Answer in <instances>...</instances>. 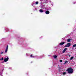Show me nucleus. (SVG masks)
<instances>
[{
  "label": "nucleus",
  "instance_id": "1",
  "mask_svg": "<svg viewBox=\"0 0 76 76\" xmlns=\"http://www.w3.org/2000/svg\"><path fill=\"white\" fill-rule=\"evenodd\" d=\"M67 71L68 73H73V70L72 68H69L67 69Z\"/></svg>",
  "mask_w": 76,
  "mask_h": 76
},
{
  "label": "nucleus",
  "instance_id": "2",
  "mask_svg": "<svg viewBox=\"0 0 76 76\" xmlns=\"http://www.w3.org/2000/svg\"><path fill=\"white\" fill-rule=\"evenodd\" d=\"M71 44L70 43H68L67 44L64 46L65 47H69L70 46Z\"/></svg>",
  "mask_w": 76,
  "mask_h": 76
},
{
  "label": "nucleus",
  "instance_id": "3",
  "mask_svg": "<svg viewBox=\"0 0 76 76\" xmlns=\"http://www.w3.org/2000/svg\"><path fill=\"white\" fill-rule=\"evenodd\" d=\"M8 47H9V46H8V45H7V47L6 48V49L5 50V53H7V51H8Z\"/></svg>",
  "mask_w": 76,
  "mask_h": 76
},
{
  "label": "nucleus",
  "instance_id": "4",
  "mask_svg": "<svg viewBox=\"0 0 76 76\" xmlns=\"http://www.w3.org/2000/svg\"><path fill=\"white\" fill-rule=\"evenodd\" d=\"M36 57H37V58H39V59H40V58H41V57H42V56H40L39 58H38V56L37 55H36L34 56H33L32 58H35Z\"/></svg>",
  "mask_w": 76,
  "mask_h": 76
},
{
  "label": "nucleus",
  "instance_id": "5",
  "mask_svg": "<svg viewBox=\"0 0 76 76\" xmlns=\"http://www.w3.org/2000/svg\"><path fill=\"white\" fill-rule=\"evenodd\" d=\"M9 58L7 57V58H5L4 59V62H7V61L8 60H9Z\"/></svg>",
  "mask_w": 76,
  "mask_h": 76
},
{
  "label": "nucleus",
  "instance_id": "6",
  "mask_svg": "<svg viewBox=\"0 0 76 76\" xmlns=\"http://www.w3.org/2000/svg\"><path fill=\"white\" fill-rule=\"evenodd\" d=\"M45 13L46 14H47V15H48V14H50V11H48V10H47V11H46L45 12Z\"/></svg>",
  "mask_w": 76,
  "mask_h": 76
},
{
  "label": "nucleus",
  "instance_id": "7",
  "mask_svg": "<svg viewBox=\"0 0 76 76\" xmlns=\"http://www.w3.org/2000/svg\"><path fill=\"white\" fill-rule=\"evenodd\" d=\"M39 11L40 13H43L44 12V10L42 9H40Z\"/></svg>",
  "mask_w": 76,
  "mask_h": 76
},
{
  "label": "nucleus",
  "instance_id": "8",
  "mask_svg": "<svg viewBox=\"0 0 76 76\" xmlns=\"http://www.w3.org/2000/svg\"><path fill=\"white\" fill-rule=\"evenodd\" d=\"M67 48H64L63 51V52H62L63 53H64L66 52V51H67Z\"/></svg>",
  "mask_w": 76,
  "mask_h": 76
},
{
  "label": "nucleus",
  "instance_id": "9",
  "mask_svg": "<svg viewBox=\"0 0 76 76\" xmlns=\"http://www.w3.org/2000/svg\"><path fill=\"white\" fill-rule=\"evenodd\" d=\"M45 6L44 5H42L41 6V9H45Z\"/></svg>",
  "mask_w": 76,
  "mask_h": 76
},
{
  "label": "nucleus",
  "instance_id": "10",
  "mask_svg": "<svg viewBox=\"0 0 76 76\" xmlns=\"http://www.w3.org/2000/svg\"><path fill=\"white\" fill-rule=\"evenodd\" d=\"M65 43V42H62L60 43V45H63V44H64V43Z\"/></svg>",
  "mask_w": 76,
  "mask_h": 76
},
{
  "label": "nucleus",
  "instance_id": "11",
  "mask_svg": "<svg viewBox=\"0 0 76 76\" xmlns=\"http://www.w3.org/2000/svg\"><path fill=\"white\" fill-rule=\"evenodd\" d=\"M34 2H35V4H38V1L35 2V1H34Z\"/></svg>",
  "mask_w": 76,
  "mask_h": 76
},
{
  "label": "nucleus",
  "instance_id": "12",
  "mask_svg": "<svg viewBox=\"0 0 76 76\" xmlns=\"http://www.w3.org/2000/svg\"><path fill=\"white\" fill-rule=\"evenodd\" d=\"M49 2H50V3L51 4V5H52V6H53V2H51V1H49Z\"/></svg>",
  "mask_w": 76,
  "mask_h": 76
},
{
  "label": "nucleus",
  "instance_id": "13",
  "mask_svg": "<svg viewBox=\"0 0 76 76\" xmlns=\"http://www.w3.org/2000/svg\"><path fill=\"white\" fill-rule=\"evenodd\" d=\"M5 31H9V28H5Z\"/></svg>",
  "mask_w": 76,
  "mask_h": 76
},
{
  "label": "nucleus",
  "instance_id": "14",
  "mask_svg": "<svg viewBox=\"0 0 76 76\" xmlns=\"http://www.w3.org/2000/svg\"><path fill=\"white\" fill-rule=\"evenodd\" d=\"M72 47H76V44H74V45H73Z\"/></svg>",
  "mask_w": 76,
  "mask_h": 76
},
{
  "label": "nucleus",
  "instance_id": "15",
  "mask_svg": "<svg viewBox=\"0 0 76 76\" xmlns=\"http://www.w3.org/2000/svg\"><path fill=\"white\" fill-rule=\"evenodd\" d=\"M67 41H68V42H70V39H68Z\"/></svg>",
  "mask_w": 76,
  "mask_h": 76
},
{
  "label": "nucleus",
  "instance_id": "16",
  "mask_svg": "<svg viewBox=\"0 0 76 76\" xmlns=\"http://www.w3.org/2000/svg\"><path fill=\"white\" fill-rule=\"evenodd\" d=\"M3 75V73H2L1 72H0V75L1 76H2L3 75Z\"/></svg>",
  "mask_w": 76,
  "mask_h": 76
},
{
  "label": "nucleus",
  "instance_id": "17",
  "mask_svg": "<svg viewBox=\"0 0 76 76\" xmlns=\"http://www.w3.org/2000/svg\"><path fill=\"white\" fill-rule=\"evenodd\" d=\"M74 57L73 56H72L70 58V60H72L73 58Z\"/></svg>",
  "mask_w": 76,
  "mask_h": 76
},
{
  "label": "nucleus",
  "instance_id": "18",
  "mask_svg": "<svg viewBox=\"0 0 76 76\" xmlns=\"http://www.w3.org/2000/svg\"><path fill=\"white\" fill-rule=\"evenodd\" d=\"M57 57V56L56 55H55L54 56V58H56Z\"/></svg>",
  "mask_w": 76,
  "mask_h": 76
},
{
  "label": "nucleus",
  "instance_id": "19",
  "mask_svg": "<svg viewBox=\"0 0 76 76\" xmlns=\"http://www.w3.org/2000/svg\"><path fill=\"white\" fill-rule=\"evenodd\" d=\"M35 3V2H34L32 3V4H31V5H32V6H33V5L35 4V3Z\"/></svg>",
  "mask_w": 76,
  "mask_h": 76
},
{
  "label": "nucleus",
  "instance_id": "20",
  "mask_svg": "<svg viewBox=\"0 0 76 76\" xmlns=\"http://www.w3.org/2000/svg\"><path fill=\"white\" fill-rule=\"evenodd\" d=\"M66 63H67V61H65L64 62V64H66Z\"/></svg>",
  "mask_w": 76,
  "mask_h": 76
},
{
  "label": "nucleus",
  "instance_id": "21",
  "mask_svg": "<svg viewBox=\"0 0 76 76\" xmlns=\"http://www.w3.org/2000/svg\"><path fill=\"white\" fill-rule=\"evenodd\" d=\"M0 60H3V58L2 57V58L1 59H0Z\"/></svg>",
  "mask_w": 76,
  "mask_h": 76
},
{
  "label": "nucleus",
  "instance_id": "22",
  "mask_svg": "<svg viewBox=\"0 0 76 76\" xmlns=\"http://www.w3.org/2000/svg\"><path fill=\"white\" fill-rule=\"evenodd\" d=\"M26 56H29V55L28 54V53H26Z\"/></svg>",
  "mask_w": 76,
  "mask_h": 76
},
{
  "label": "nucleus",
  "instance_id": "23",
  "mask_svg": "<svg viewBox=\"0 0 76 76\" xmlns=\"http://www.w3.org/2000/svg\"><path fill=\"white\" fill-rule=\"evenodd\" d=\"M4 69H3L2 70V72H3V71H4Z\"/></svg>",
  "mask_w": 76,
  "mask_h": 76
},
{
  "label": "nucleus",
  "instance_id": "24",
  "mask_svg": "<svg viewBox=\"0 0 76 76\" xmlns=\"http://www.w3.org/2000/svg\"><path fill=\"white\" fill-rule=\"evenodd\" d=\"M76 4V2H73V4Z\"/></svg>",
  "mask_w": 76,
  "mask_h": 76
},
{
  "label": "nucleus",
  "instance_id": "25",
  "mask_svg": "<svg viewBox=\"0 0 76 76\" xmlns=\"http://www.w3.org/2000/svg\"><path fill=\"white\" fill-rule=\"evenodd\" d=\"M65 74H66V72H63V75H65Z\"/></svg>",
  "mask_w": 76,
  "mask_h": 76
},
{
  "label": "nucleus",
  "instance_id": "26",
  "mask_svg": "<svg viewBox=\"0 0 76 76\" xmlns=\"http://www.w3.org/2000/svg\"><path fill=\"white\" fill-rule=\"evenodd\" d=\"M9 69H10V70H12V68H9Z\"/></svg>",
  "mask_w": 76,
  "mask_h": 76
},
{
  "label": "nucleus",
  "instance_id": "27",
  "mask_svg": "<svg viewBox=\"0 0 76 76\" xmlns=\"http://www.w3.org/2000/svg\"><path fill=\"white\" fill-rule=\"evenodd\" d=\"M3 53H4V52H1V54H3Z\"/></svg>",
  "mask_w": 76,
  "mask_h": 76
},
{
  "label": "nucleus",
  "instance_id": "28",
  "mask_svg": "<svg viewBox=\"0 0 76 76\" xmlns=\"http://www.w3.org/2000/svg\"><path fill=\"white\" fill-rule=\"evenodd\" d=\"M32 56V55H31V56H30V57H32V56Z\"/></svg>",
  "mask_w": 76,
  "mask_h": 76
},
{
  "label": "nucleus",
  "instance_id": "29",
  "mask_svg": "<svg viewBox=\"0 0 76 76\" xmlns=\"http://www.w3.org/2000/svg\"><path fill=\"white\" fill-rule=\"evenodd\" d=\"M60 62H62V60H60Z\"/></svg>",
  "mask_w": 76,
  "mask_h": 76
},
{
  "label": "nucleus",
  "instance_id": "30",
  "mask_svg": "<svg viewBox=\"0 0 76 76\" xmlns=\"http://www.w3.org/2000/svg\"><path fill=\"white\" fill-rule=\"evenodd\" d=\"M48 56H50V55H48Z\"/></svg>",
  "mask_w": 76,
  "mask_h": 76
},
{
  "label": "nucleus",
  "instance_id": "31",
  "mask_svg": "<svg viewBox=\"0 0 76 76\" xmlns=\"http://www.w3.org/2000/svg\"><path fill=\"white\" fill-rule=\"evenodd\" d=\"M69 57H70V55H69Z\"/></svg>",
  "mask_w": 76,
  "mask_h": 76
}]
</instances>
